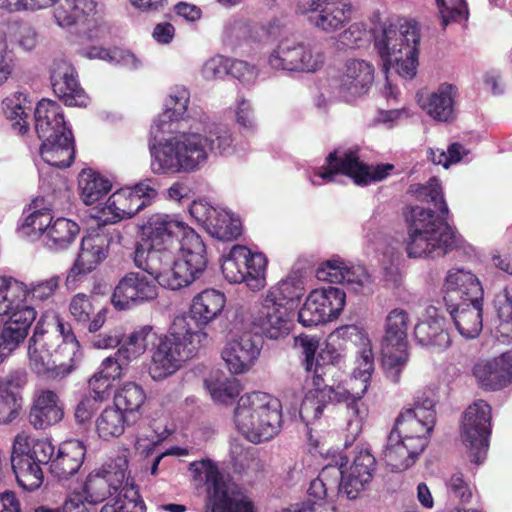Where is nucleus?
I'll return each mask as SVG.
<instances>
[{"mask_svg": "<svg viewBox=\"0 0 512 512\" xmlns=\"http://www.w3.org/2000/svg\"><path fill=\"white\" fill-rule=\"evenodd\" d=\"M142 242L134 251V264L146 272L127 273L117 284L112 303L129 309L155 299L156 283L179 290L200 278L207 267L206 247L201 237L174 216L154 214L141 226Z\"/></svg>", "mask_w": 512, "mask_h": 512, "instance_id": "1", "label": "nucleus"}, {"mask_svg": "<svg viewBox=\"0 0 512 512\" xmlns=\"http://www.w3.org/2000/svg\"><path fill=\"white\" fill-rule=\"evenodd\" d=\"M189 91L176 87L165 100V110L153 122L150 129L149 148L154 160H206L209 157H228L231 133L224 125H213L202 136L195 131H182L188 122L185 113Z\"/></svg>", "mask_w": 512, "mask_h": 512, "instance_id": "2", "label": "nucleus"}, {"mask_svg": "<svg viewBox=\"0 0 512 512\" xmlns=\"http://www.w3.org/2000/svg\"><path fill=\"white\" fill-rule=\"evenodd\" d=\"M408 191L417 200L432 203L439 211V215H436L431 209L415 206L405 213L408 227L405 245L408 257L435 258L457 248L461 244V237L447 222L449 209L439 181L432 178L427 185L413 184Z\"/></svg>", "mask_w": 512, "mask_h": 512, "instance_id": "3", "label": "nucleus"}, {"mask_svg": "<svg viewBox=\"0 0 512 512\" xmlns=\"http://www.w3.org/2000/svg\"><path fill=\"white\" fill-rule=\"evenodd\" d=\"M338 333L358 347L354 377L355 382L359 380L362 387L360 391L351 393L341 385L321 387L323 382H320L319 385L314 384L315 388L306 393L299 411L301 419L307 426L321 417L328 403L345 402L351 416L361 417L364 412L361 398L367 390L368 381L374 370V354L371 342L366 331L356 325L344 326L338 330Z\"/></svg>", "mask_w": 512, "mask_h": 512, "instance_id": "4", "label": "nucleus"}, {"mask_svg": "<svg viewBox=\"0 0 512 512\" xmlns=\"http://www.w3.org/2000/svg\"><path fill=\"white\" fill-rule=\"evenodd\" d=\"M435 403L432 392H423L396 418L383 450V459L392 471L411 467L427 446L436 423Z\"/></svg>", "mask_w": 512, "mask_h": 512, "instance_id": "5", "label": "nucleus"}, {"mask_svg": "<svg viewBox=\"0 0 512 512\" xmlns=\"http://www.w3.org/2000/svg\"><path fill=\"white\" fill-rule=\"evenodd\" d=\"M373 37L374 47L386 69L393 66L406 79L416 75L420 35L415 23L404 19L383 23L373 30Z\"/></svg>", "mask_w": 512, "mask_h": 512, "instance_id": "6", "label": "nucleus"}, {"mask_svg": "<svg viewBox=\"0 0 512 512\" xmlns=\"http://www.w3.org/2000/svg\"><path fill=\"white\" fill-rule=\"evenodd\" d=\"M206 339L207 333L200 329L193 330L186 318H175L170 333L160 338L152 351L150 376L156 381L171 376L185 361L196 355Z\"/></svg>", "mask_w": 512, "mask_h": 512, "instance_id": "7", "label": "nucleus"}, {"mask_svg": "<svg viewBox=\"0 0 512 512\" xmlns=\"http://www.w3.org/2000/svg\"><path fill=\"white\" fill-rule=\"evenodd\" d=\"M234 422L248 441L260 443L270 440L282 427L281 403L265 392L242 395L234 411Z\"/></svg>", "mask_w": 512, "mask_h": 512, "instance_id": "8", "label": "nucleus"}, {"mask_svg": "<svg viewBox=\"0 0 512 512\" xmlns=\"http://www.w3.org/2000/svg\"><path fill=\"white\" fill-rule=\"evenodd\" d=\"M35 130L41 140L40 153H50L52 158L74 160V138L66 127L61 106L52 100L42 99L35 108Z\"/></svg>", "mask_w": 512, "mask_h": 512, "instance_id": "9", "label": "nucleus"}, {"mask_svg": "<svg viewBox=\"0 0 512 512\" xmlns=\"http://www.w3.org/2000/svg\"><path fill=\"white\" fill-rule=\"evenodd\" d=\"M188 470L197 487H206L211 512H253L252 503L229 489L217 463L211 459L193 461Z\"/></svg>", "mask_w": 512, "mask_h": 512, "instance_id": "10", "label": "nucleus"}, {"mask_svg": "<svg viewBox=\"0 0 512 512\" xmlns=\"http://www.w3.org/2000/svg\"><path fill=\"white\" fill-rule=\"evenodd\" d=\"M266 63L276 71L314 73L323 67L325 54L310 41L284 38L269 52Z\"/></svg>", "mask_w": 512, "mask_h": 512, "instance_id": "11", "label": "nucleus"}, {"mask_svg": "<svg viewBox=\"0 0 512 512\" xmlns=\"http://www.w3.org/2000/svg\"><path fill=\"white\" fill-rule=\"evenodd\" d=\"M409 323V314L400 308L390 311L385 321V334L381 342L382 364L387 377L395 383L399 381L408 361Z\"/></svg>", "mask_w": 512, "mask_h": 512, "instance_id": "12", "label": "nucleus"}, {"mask_svg": "<svg viewBox=\"0 0 512 512\" xmlns=\"http://www.w3.org/2000/svg\"><path fill=\"white\" fill-rule=\"evenodd\" d=\"M158 192L152 181L146 179L133 186H127L114 192L102 208L100 219L104 224L116 223L132 218L157 198Z\"/></svg>", "mask_w": 512, "mask_h": 512, "instance_id": "13", "label": "nucleus"}, {"mask_svg": "<svg viewBox=\"0 0 512 512\" xmlns=\"http://www.w3.org/2000/svg\"><path fill=\"white\" fill-rule=\"evenodd\" d=\"M267 259L262 253H253L246 246L234 245L221 265L222 273L230 283H245L252 291L266 285Z\"/></svg>", "mask_w": 512, "mask_h": 512, "instance_id": "14", "label": "nucleus"}, {"mask_svg": "<svg viewBox=\"0 0 512 512\" xmlns=\"http://www.w3.org/2000/svg\"><path fill=\"white\" fill-rule=\"evenodd\" d=\"M491 434V406L477 400L465 410L461 426V438L470 453L471 460L480 464L486 457Z\"/></svg>", "mask_w": 512, "mask_h": 512, "instance_id": "15", "label": "nucleus"}, {"mask_svg": "<svg viewBox=\"0 0 512 512\" xmlns=\"http://www.w3.org/2000/svg\"><path fill=\"white\" fill-rule=\"evenodd\" d=\"M58 349H61V345L52 342V335L44 329V319L37 322L28 342V358L32 371L46 379H56L69 374L70 367L59 362L53 355V351L57 353Z\"/></svg>", "mask_w": 512, "mask_h": 512, "instance_id": "16", "label": "nucleus"}, {"mask_svg": "<svg viewBox=\"0 0 512 512\" xmlns=\"http://www.w3.org/2000/svg\"><path fill=\"white\" fill-rule=\"evenodd\" d=\"M394 168L391 163L368 165L365 162H327L310 176L313 185L329 182H340L348 177L357 185H368L383 180Z\"/></svg>", "mask_w": 512, "mask_h": 512, "instance_id": "17", "label": "nucleus"}, {"mask_svg": "<svg viewBox=\"0 0 512 512\" xmlns=\"http://www.w3.org/2000/svg\"><path fill=\"white\" fill-rule=\"evenodd\" d=\"M308 15L310 24L325 34L343 30L352 20L354 8L351 0H309L298 6Z\"/></svg>", "mask_w": 512, "mask_h": 512, "instance_id": "18", "label": "nucleus"}, {"mask_svg": "<svg viewBox=\"0 0 512 512\" xmlns=\"http://www.w3.org/2000/svg\"><path fill=\"white\" fill-rule=\"evenodd\" d=\"M346 301L345 292L337 287L329 286L312 291L298 312V321L304 327L336 319L342 312Z\"/></svg>", "mask_w": 512, "mask_h": 512, "instance_id": "19", "label": "nucleus"}, {"mask_svg": "<svg viewBox=\"0 0 512 512\" xmlns=\"http://www.w3.org/2000/svg\"><path fill=\"white\" fill-rule=\"evenodd\" d=\"M127 460L123 457L105 464L101 469L91 472L82 487V496L88 504H98L111 498L122 487L126 479Z\"/></svg>", "mask_w": 512, "mask_h": 512, "instance_id": "20", "label": "nucleus"}, {"mask_svg": "<svg viewBox=\"0 0 512 512\" xmlns=\"http://www.w3.org/2000/svg\"><path fill=\"white\" fill-rule=\"evenodd\" d=\"M54 18L62 28L78 26L79 32L90 39L100 36L95 0H62L54 10Z\"/></svg>", "mask_w": 512, "mask_h": 512, "instance_id": "21", "label": "nucleus"}, {"mask_svg": "<svg viewBox=\"0 0 512 512\" xmlns=\"http://www.w3.org/2000/svg\"><path fill=\"white\" fill-rule=\"evenodd\" d=\"M443 289L446 305L478 303L477 300H484V290L480 280L472 271L464 268L449 269L444 279Z\"/></svg>", "mask_w": 512, "mask_h": 512, "instance_id": "22", "label": "nucleus"}, {"mask_svg": "<svg viewBox=\"0 0 512 512\" xmlns=\"http://www.w3.org/2000/svg\"><path fill=\"white\" fill-rule=\"evenodd\" d=\"M50 80L54 93L67 106L86 107L89 97L81 88L75 68L66 59H56L50 68Z\"/></svg>", "mask_w": 512, "mask_h": 512, "instance_id": "23", "label": "nucleus"}, {"mask_svg": "<svg viewBox=\"0 0 512 512\" xmlns=\"http://www.w3.org/2000/svg\"><path fill=\"white\" fill-rule=\"evenodd\" d=\"M27 433L16 435L12 445L11 465L18 484L27 491L38 489L44 480L41 465L27 454Z\"/></svg>", "mask_w": 512, "mask_h": 512, "instance_id": "24", "label": "nucleus"}, {"mask_svg": "<svg viewBox=\"0 0 512 512\" xmlns=\"http://www.w3.org/2000/svg\"><path fill=\"white\" fill-rule=\"evenodd\" d=\"M374 81V67L370 62L360 59H351L340 78L338 92L346 102L366 94Z\"/></svg>", "mask_w": 512, "mask_h": 512, "instance_id": "25", "label": "nucleus"}, {"mask_svg": "<svg viewBox=\"0 0 512 512\" xmlns=\"http://www.w3.org/2000/svg\"><path fill=\"white\" fill-rule=\"evenodd\" d=\"M473 375L482 388L500 390L512 383V349L491 360H482L473 367Z\"/></svg>", "mask_w": 512, "mask_h": 512, "instance_id": "26", "label": "nucleus"}, {"mask_svg": "<svg viewBox=\"0 0 512 512\" xmlns=\"http://www.w3.org/2000/svg\"><path fill=\"white\" fill-rule=\"evenodd\" d=\"M260 349L259 337L244 333L230 340L223 348L221 356L231 373L242 374L253 366Z\"/></svg>", "mask_w": 512, "mask_h": 512, "instance_id": "27", "label": "nucleus"}, {"mask_svg": "<svg viewBox=\"0 0 512 512\" xmlns=\"http://www.w3.org/2000/svg\"><path fill=\"white\" fill-rule=\"evenodd\" d=\"M64 416L58 394L50 389H37L28 414L29 423L36 430H44L59 423Z\"/></svg>", "mask_w": 512, "mask_h": 512, "instance_id": "28", "label": "nucleus"}, {"mask_svg": "<svg viewBox=\"0 0 512 512\" xmlns=\"http://www.w3.org/2000/svg\"><path fill=\"white\" fill-rule=\"evenodd\" d=\"M289 310L290 307L286 305L264 298L253 318V324L269 339L283 338L290 331Z\"/></svg>", "mask_w": 512, "mask_h": 512, "instance_id": "29", "label": "nucleus"}, {"mask_svg": "<svg viewBox=\"0 0 512 512\" xmlns=\"http://www.w3.org/2000/svg\"><path fill=\"white\" fill-rule=\"evenodd\" d=\"M226 304L224 293L216 289H205L192 300L190 314L185 317L193 330L200 329L215 320L223 311Z\"/></svg>", "mask_w": 512, "mask_h": 512, "instance_id": "30", "label": "nucleus"}, {"mask_svg": "<svg viewBox=\"0 0 512 512\" xmlns=\"http://www.w3.org/2000/svg\"><path fill=\"white\" fill-rule=\"evenodd\" d=\"M36 317V308H25L8 318L0 332V361L24 342Z\"/></svg>", "mask_w": 512, "mask_h": 512, "instance_id": "31", "label": "nucleus"}, {"mask_svg": "<svg viewBox=\"0 0 512 512\" xmlns=\"http://www.w3.org/2000/svg\"><path fill=\"white\" fill-rule=\"evenodd\" d=\"M107 256V250L101 237H85L74 265L70 268L66 285L75 286L79 278L93 271Z\"/></svg>", "mask_w": 512, "mask_h": 512, "instance_id": "32", "label": "nucleus"}, {"mask_svg": "<svg viewBox=\"0 0 512 512\" xmlns=\"http://www.w3.org/2000/svg\"><path fill=\"white\" fill-rule=\"evenodd\" d=\"M427 318L416 324L414 336L422 346H432L439 350L446 349L451 344L449 333L445 329V319L438 314L435 307L426 310Z\"/></svg>", "mask_w": 512, "mask_h": 512, "instance_id": "33", "label": "nucleus"}, {"mask_svg": "<svg viewBox=\"0 0 512 512\" xmlns=\"http://www.w3.org/2000/svg\"><path fill=\"white\" fill-rule=\"evenodd\" d=\"M83 442L71 439L63 442L50 464L51 473L58 479H67L77 473L85 457Z\"/></svg>", "mask_w": 512, "mask_h": 512, "instance_id": "34", "label": "nucleus"}, {"mask_svg": "<svg viewBox=\"0 0 512 512\" xmlns=\"http://www.w3.org/2000/svg\"><path fill=\"white\" fill-rule=\"evenodd\" d=\"M477 302L447 305L457 330L466 339L477 337L483 327V300Z\"/></svg>", "mask_w": 512, "mask_h": 512, "instance_id": "35", "label": "nucleus"}, {"mask_svg": "<svg viewBox=\"0 0 512 512\" xmlns=\"http://www.w3.org/2000/svg\"><path fill=\"white\" fill-rule=\"evenodd\" d=\"M69 312L78 324L86 326L90 333H95L106 321L107 308L97 310L92 295L78 293L70 300Z\"/></svg>", "mask_w": 512, "mask_h": 512, "instance_id": "36", "label": "nucleus"}, {"mask_svg": "<svg viewBox=\"0 0 512 512\" xmlns=\"http://www.w3.org/2000/svg\"><path fill=\"white\" fill-rule=\"evenodd\" d=\"M456 91L453 85L444 83L427 98L420 97L418 101L431 117L439 121H448L453 116Z\"/></svg>", "mask_w": 512, "mask_h": 512, "instance_id": "37", "label": "nucleus"}, {"mask_svg": "<svg viewBox=\"0 0 512 512\" xmlns=\"http://www.w3.org/2000/svg\"><path fill=\"white\" fill-rule=\"evenodd\" d=\"M25 308H36L25 303L24 283L12 277L0 276V316L11 318Z\"/></svg>", "mask_w": 512, "mask_h": 512, "instance_id": "38", "label": "nucleus"}, {"mask_svg": "<svg viewBox=\"0 0 512 512\" xmlns=\"http://www.w3.org/2000/svg\"><path fill=\"white\" fill-rule=\"evenodd\" d=\"M42 200L35 199L29 205L27 210H24L23 221L18 227V232L21 236L36 239L47 230L53 220L49 209L41 208Z\"/></svg>", "mask_w": 512, "mask_h": 512, "instance_id": "39", "label": "nucleus"}, {"mask_svg": "<svg viewBox=\"0 0 512 512\" xmlns=\"http://www.w3.org/2000/svg\"><path fill=\"white\" fill-rule=\"evenodd\" d=\"M80 231L78 224L70 219L59 217L51 222L45 239L47 249L58 252L67 249Z\"/></svg>", "mask_w": 512, "mask_h": 512, "instance_id": "40", "label": "nucleus"}, {"mask_svg": "<svg viewBox=\"0 0 512 512\" xmlns=\"http://www.w3.org/2000/svg\"><path fill=\"white\" fill-rule=\"evenodd\" d=\"M81 198L86 205L95 204L112 188L111 181L92 169H83L78 178Z\"/></svg>", "mask_w": 512, "mask_h": 512, "instance_id": "41", "label": "nucleus"}, {"mask_svg": "<svg viewBox=\"0 0 512 512\" xmlns=\"http://www.w3.org/2000/svg\"><path fill=\"white\" fill-rule=\"evenodd\" d=\"M31 110L30 102L24 92L17 91L2 101V111L7 120L11 122V128L18 134H25L28 130L27 111Z\"/></svg>", "mask_w": 512, "mask_h": 512, "instance_id": "42", "label": "nucleus"}, {"mask_svg": "<svg viewBox=\"0 0 512 512\" xmlns=\"http://www.w3.org/2000/svg\"><path fill=\"white\" fill-rule=\"evenodd\" d=\"M44 319V329L52 335V342L59 343L61 349L69 347L72 353L79 347V343L73 333L71 324L64 322L54 311L44 312L38 322Z\"/></svg>", "mask_w": 512, "mask_h": 512, "instance_id": "43", "label": "nucleus"}, {"mask_svg": "<svg viewBox=\"0 0 512 512\" xmlns=\"http://www.w3.org/2000/svg\"><path fill=\"white\" fill-rule=\"evenodd\" d=\"M130 416L118 409L115 405L102 411L96 420V430L104 440L119 437L124 433L125 426L134 423Z\"/></svg>", "mask_w": 512, "mask_h": 512, "instance_id": "44", "label": "nucleus"}, {"mask_svg": "<svg viewBox=\"0 0 512 512\" xmlns=\"http://www.w3.org/2000/svg\"><path fill=\"white\" fill-rule=\"evenodd\" d=\"M206 230L212 237L221 241H232L241 235L242 225L240 219L233 213L218 208L217 216L208 223Z\"/></svg>", "mask_w": 512, "mask_h": 512, "instance_id": "45", "label": "nucleus"}, {"mask_svg": "<svg viewBox=\"0 0 512 512\" xmlns=\"http://www.w3.org/2000/svg\"><path fill=\"white\" fill-rule=\"evenodd\" d=\"M105 504L100 512H145L146 506L133 484L123 483L112 500Z\"/></svg>", "mask_w": 512, "mask_h": 512, "instance_id": "46", "label": "nucleus"}, {"mask_svg": "<svg viewBox=\"0 0 512 512\" xmlns=\"http://www.w3.org/2000/svg\"><path fill=\"white\" fill-rule=\"evenodd\" d=\"M493 306L501 322L497 339L505 343L507 339H512V286H506L495 294Z\"/></svg>", "mask_w": 512, "mask_h": 512, "instance_id": "47", "label": "nucleus"}, {"mask_svg": "<svg viewBox=\"0 0 512 512\" xmlns=\"http://www.w3.org/2000/svg\"><path fill=\"white\" fill-rule=\"evenodd\" d=\"M146 399L141 386L136 383H126L120 388L114 397V405L136 421V413L139 411Z\"/></svg>", "mask_w": 512, "mask_h": 512, "instance_id": "48", "label": "nucleus"}, {"mask_svg": "<svg viewBox=\"0 0 512 512\" xmlns=\"http://www.w3.org/2000/svg\"><path fill=\"white\" fill-rule=\"evenodd\" d=\"M304 294V285L300 277L290 275L271 287L265 298L274 300L277 304L288 305L299 300Z\"/></svg>", "mask_w": 512, "mask_h": 512, "instance_id": "49", "label": "nucleus"}, {"mask_svg": "<svg viewBox=\"0 0 512 512\" xmlns=\"http://www.w3.org/2000/svg\"><path fill=\"white\" fill-rule=\"evenodd\" d=\"M296 346L301 349L304 355V366L308 373H312L313 384L319 385L323 382L322 375L325 373V366L319 363L315 358V353L319 346V341L310 336H301L296 339Z\"/></svg>", "mask_w": 512, "mask_h": 512, "instance_id": "50", "label": "nucleus"}, {"mask_svg": "<svg viewBox=\"0 0 512 512\" xmlns=\"http://www.w3.org/2000/svg\"><path fill=\"white\" fill-rule=\"evenodd\" d=\"M206 387L212 399L221 404L232 402L241 391V386L236 378H217L205 380Z\"/></svg>", "mask_w": 512, "mask_h": 512, "instance_id": "51", "label": "nucleus"}, {"mask_svg": "<svg viewBox=\"0 0 512 512\" xmlns=\"http://www.w3.org/2000/svg\"><path fill=\"white\" fill-rule=\"evenodd\" d=\"M60 282L61 278L54 275L48 279L32 282L29 286L24 284L25 303L34 306L50 300L59 288Z\"/></svg>", "mask_w": 512, "mask_h": 512, "instance_id": "52", "label": "nucleus"}, {"mask_svg": "<svg viewBox=\"0 0 512 512\" xmlns=\"http://www.w3.org/2000/svg\"><path fill=\"white\" fill-rule=\"evenodd\" d=\"M22 408V396L19 391L8 389L0 379V424H8L15 420Z\"/></svg>", "mask_w": 512, "mask_h": 512, "instance_id": "53", "label": "nucleus"}, {"mask_svg": "<svg viewBox=\"0 0 512 512\" xmlns=\"http://www.w3.org/2000/svg\"><path fill=\"white\" fill-rule=\"evenodd\" d=\"M84 55L90 59H101L110 63H123L137 67L135 56L118 48L108 50L101 47H90L84 51Z\"/></svg>", "mask_w": 512, "mask_h": 512, "instance_id": "54", "label": "nucleus"}, {"mask_svg": "<svg viewBox=\"0 0 512 512\" xmlns=\"http://www.w3.org/2000/svg\"><path fill=\"white\" fill-rule=\"evenodd\" d=\"M443 27L451 21L466 19L468 15L465 0H436Z\"/></svg>", "mask_w": 512, "mask_h": 512, "instance_id": "55", "label": "nucleus"}, {"mask_svg": "<svg viewBox=\"0 0 512 512\" xmlns=\"http://www.w3.org/2000/svg\"><path fill=\"white\" fill-rule=\"evenodd\" d=\"M27 454L33 458L39 465L51 464L54 454V446L51 442L44 439H35L27 434Z\"/></svg>", "mask_w": 512, "mask_h": 512, "instance_id": "56", "label": "nucleus"}, {"mask_svg": "<svg viewBox=\"0 0 512 512\" xmlns=\"http://www.w3.org/2000/svg\"><path fill=\"white\" fill-rule=\"evenodd\" d=\"M38 41V32L27 23L17 25L11 33V42L25 52L32 51L37 46Z\"/></svg>", "mask_w": 512, "mask_h": 512, "instance_id": "57", "label": "nucleus"}, {"mask_svg": "<svg viewBox=\"0 0 512 512\" xmlns=\"http://www.w3.org/2000/svg\"><path fill=\"white\" fill-rule=\"evenodd\" d=\"M345 266L346 263L339 258L327 260L317 268L316 277L320 281L342 283L345 278L343 276Z\"/></svg>", "mask_w": 512, "mask_h": 512, "instance_id": "58", "label": "nucleus"}, {"mask_svg": "<svg viewBox=\"0 0 512 512\" xmlns=\"http://www.w3.org/2000/svg\"><path fill=\"white\" fill-rule=\"evenodd\" d=\"M199 168V162H151V170L157 175L188 174L198 171Z\"/></svg>", "mask_w": 512, "mask_h": 512, "instance_id": "59", "label": "nucleus"}, {"mask_svg": "<svg viewBox=\"0 0 512 512\" xmlns=\"http://www.w3.org/2000/svg\"><path fill=\"white\" fill-rule=\"evenodd\" d=\"M446 487L451 497L463 503L469 502L472 497L471 486L461 472L453 473L446 481Z\"/></svg>", "mask_w": 512, "mask_h": 512, "instance_id": "60", "label": "nucleus"}, {"mask_svg": "<svg viewBox=\"0 0 512 512\" xmlns=\"http://www.w3.org/2000/svg\"><path fill=\"white\" fill-rule=\"evenodd\" d=\"M366 29L362 23L355 22L345 28L337 38L339 44L347 48L361 47L365 41Z\"/></svg>", "mask_w": 512, "mask_h": 512, "instance_id": "61", "label": "nucleus"}, {"mask_svg": "<svg viewBox=\"0 0 512 512\" xmlns=\"http://www.w3.org/2000/svg\"><path fill=\"white\" fill-rule=\"evenodd\" d=\"M58 0H0V9L9 12L35 11L54 5Z\"/></svg>", "mask_w": 512, "mask_h": 512, "instance_id": "62", "label": "nucleus"}, {"mask_svg": "<svg viewBox=\"0 0 512 512\" xmlns=\"http://www.w3.org/2000/svg\"><path fill=\"white\" fill-rule=\"evenodd\" d=\"M248 33L249 28L245 21L230 19L224 26L223 41L230 46H236L247 38Z\"/></svg>", "mask_w": 512, "mask_h": 512, "instance_id": "63", "label": "nucleus"}, {"mask_svg": "<svg viewBox=\"0 0 512 512\" xmlns=\"http://www.w3.org/2000/svg\"><path fill=\"white\" fill-rule=\"evenodd\" d=\"M345 278L342 284L352 286L353 289L358 287H365L370 283V275L362 265H347L344 269Z\"/></svg>", "mask_w": 512, "mask_h": 512, "instance_id": "64", "label": "nucleus"}]
</instances>
